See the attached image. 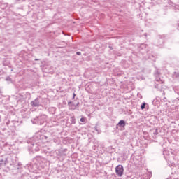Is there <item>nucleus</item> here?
<instances>
[{
  "mask_svg": "<svg viewBox=\"0 0 179 179\" xmlns=\"http://www.w3.org/2000/svg\"><path fill=\"white\" fill-rule=\"evenodd\" d=\"M115 173L118 177H122L124 176V166L122 165H118L115 168Z\"/></svg>",
  "mask_w": 179,
  "mask_h": 179,
  "instance_id": "f257e3e1",
  "label": "nucleus"
},
{
  "mask_svg": "<svg viewBox=\"0 0 179 179\" xmlns=\"http://www.w3.org/2000/svg\"><path fill=\"white\" fill-rule=\"evenodd\" d=\"M43 162H44V158H43V157L41 156H38L36 157L34 159V163H36V164H41V163H43Z\"/></svg>",
  "mask_w": 179,
  "mask_h": 179,
  "instance_id": "f03ea898",
  "label": "nucleus"
},
{
  "mask_svg": "<svg viewBox=\"0 0 179 179\" xmlns=\"http://www.w3.org/2000/svg\"><path fill=\"white\" fill-rule=\"evenodd\" d=\"M31 105L32 107H38V106H40V101L38 99H36L31 102Z\"/></svg>",
  "mask_w": 179,
  "mask_h": 179,
  "instance_id": "7ed1b4c3",
  "label": "nucleus"
},
{
  "mask_svg": "<svg viewBox=\"0 0 179 179\" xmlns=\"http://www.w3.org/2000/svg\"><path fill=\"white\" fill-rule=\"evenodd\" d=\"M117 128H120V129H122V128L125 127V121L120 120L118 124H117Z\"/></svg>",
  "mask_w": 179,
  "mask_h": 179,
  "instance_id": "20e7f679",
  "label": "nucleus"
},
{
  "mask_svg": "<svg viewBox=\"0 0 179 179\" xmlns=\"http://www.w3.org/2000/svg\"><path fill=\"white\" fill-rule=\"evenodd\" d=\"M162 83H163V81L161 80H157L155 82V87L156 89H162Z\"/></svg>",
  "mask_w": 179,
  "mask_h": 179,
  "instance_id": "39448f33",
  "label": "nucleus"
},
{
  "mask_svg": "<svg viewBox=\"0 0 179 179\" xmlns=\"http://www.w3.org/2000/svg\"><path fill=\"white\" fill-rule=\"evenodd\" d=\"M45 115H41V119H43V121H41V122H37V121H33L32 120V122L33 124H36V122H38V124H40L41 125H42V124H44V121H45Z\"/></svg>",
  "mask_w": 179,
  "mask_h": 179,
  "instance_id": "423d86ee",
  "label": "nucleus"
},
{
  "mask_svg": "<svg viewBox=\"0 0 179 179\" xmlns=\"http://www.w3.org/2000/svg\"><path fill=\"white\" fill-rule=\"evenodd\" d=\"M69 106L70 110H75L76 108V106L73 105L71 102H69Z\"/></svg>",
  "mask_w": 179,
  "mask_h": 179,
  "instance_id": "0eeeda50",
  "label": "nucleus"
},
{
  "mask_svg": "<svg viewBox=\"0 0 179 179\" xmlns=\"http://www.w3.org/2000/svg\"><path fill=\"white\" fill-rule=\"evenodd\" d=\"M145 107H146V103H143V104H141V110H145Z\"/></svg>",
  "mask_w": 179,
  "mask_h": 179,
  "instance_id": "6e6552de",
  "label": "nucleus"
},
{
  "mask_svg": "<svg viewBox=\"0 0 179 179\" xmlns=\"http://www.w3.org/2000/svg\"><path fill=\"white\" fill-rule=\"evenodd\" d=\"M6 80L7 82H12V78L8 76L6 78Z\"/></svg>",
  "mask_w": 179,
  "mask_h": 179,
  "instance_id": "1a4fd4ad",
  "label": "nucleus"
},
{
  "mask_svg": "<svg viewBox=\"0 0 179 179\" xmlns=\"http://www.w3.org/2000/svg\"><path fill=\"white\" fill-rule=\"evenodd\" d=\"M86 121V118H85V117H81V119H80V122H85Z\"/></svg>",
  "mask_w": 179,
  "mask_h": 179,
  "instance_id": "9d476101",
  "label": "nucleus"
},
{
  "mask_svg": "<svg viewBox=\"0 0 179 179\" xmlns=\"http://www.w3.org/2000/svg\"><path fill=\"white\" fill-rule=\"evenodd\" d=\"M71 121V122H73V124H75V117H72Z\"/></svg>",
  "mask_w": 179,
  "mask_h": 179,
  "instance_id": "9b49d317",
  "label": "nucleus"
},
{
  "mask_svg": "<svg viewBox=\"0 0 179 179\" xmlns=\"http://www.w3.org/2000/svg\"><path fill=\"white\" fill-rule=\"evenodd\" d=\"M80 52H77V55H80Z\"/></svg>",
  "mask_w": 179,
  "mask_h": 179,
  "instance_id": "f8f14e48",
  "label": "nucleus"
},
{
  "mask_svg": "<svg viewBox=\"0 0 179 179\" xmlns=\"http://www.w3.org/2000/svg\"><path fill=\"white\" fill-rule=\"evenodd\" d=\"M35 61H38V59H36Z\"/></svg>",
  "mask_w": 179,
  "mask_h": 179,
  "instance_id": "ddd939ff",
  "label": "nucleus"
},
{
  "mask_svg": "<svg viewBox=\"0 0 179 179\" xmlns=\"http://www.w3.org/2000/svg\"><path fill=\"white\" fill-rule=\"evenodd\" d=\"M1 116H0V122H1Z\"/></svg>",
  "mask_w": 179,
  "mask_h": 179,
  "instance_id": "4468645a",
  "label": "nucleus"
},
{
  "mask_svg": "<svg viewBox=\"0 0 179 179\" xmlns=\"http://www.w3.org/2000/svg\"><path fill=\"white\" fill-rule=\"evenodd\" d=\"M75 96H76L75 94H73V97H75Z\"/></svg>",
  "mask_w": 179,
  "mask_h": 179,
  "instance_id": "2eb2a0df",
  "label": "nucleus"
},
{
  "mask_svg": "<svg viewBox=\"0 0 179 179\" xmlns=\"http://www.w3.org/2000/svg\"><path fill=\"white\" fill-rule=\"evenodd\" d=\"M16 1H17H17H19L20 0H16Z\"/></svg>",
  "mask_w": 179,
  "mask_h": 179,
  "instance_id": "dca6fc26",
  "label": "nucleus"
},
{
  "mask_svg": "<svg viewBox=\"0 0 179 179\" xmlns=\"http://www.w3.org/2000/svg\"><path fill=\"white\" fill-rule=\"evenodd\" d=\"M0 93H1V89H0Z\"/></svg>",
  "mask_w": 179,
  "mask_h": 179,
  "instance_id": "f3484780",
  "label": "nucleus"
},
{
  "mask_svg": "<svg viewBox=\"0 0 179 179\" xmlns=\"http://www.w3.org/2000/svg\"><path fill=\"white\" fill-rule=\"evenodd\" d=\"M163 94H164V92L163 93Z\"/></svg>",
  "mask_w": 179,
  "mask_h": 179,
  "instance_id": "a211bd4d",
  "label": "nucleus"
}]
</instances>
